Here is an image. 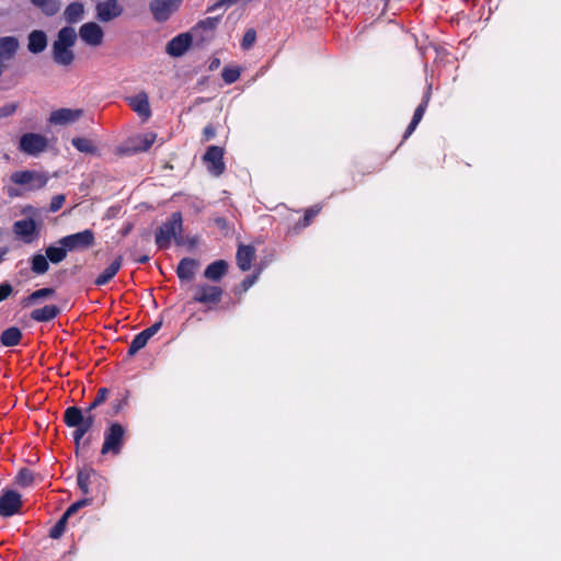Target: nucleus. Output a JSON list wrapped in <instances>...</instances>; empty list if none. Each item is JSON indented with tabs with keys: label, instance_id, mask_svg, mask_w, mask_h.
<instances>
[{
	"label": "nucleus",
	"instance_id": "obj_1",
	"mask_svg": "<svg viewBox=\"0 0 561 561\" xmlns=\"http://www.w3.org/2000/svg\"><path fill=\"white\" fill-rule=\"evenodd\" d=\"M77 41V33L73 27L65 26L59 30L57 38L53 43V59L57 65L70 66L75 60L72 47Z\"/></svg>",
	"mask_w": 561,
	"mask_h": 561
},
{
	"label": "nucleus",
	"instance_id": "obj_2",
	"mask_svg": "<svg viewBox=\"0 0 561 561\" xmlns=\"http://www.w3.org/2000/svg\"><path fill=\"white\" fill-rule=\"evenodd\" d=\"M183 229L181 213H173L154 233L156 244L159 249H169L173 239H176Z\"/></svg>",
	"mask_w": 561,
	"mask_h": 561
},
{
	"label": "nucleus",
	"instance_id": "obj_3",
	"mask_svg": "<svg viewBox=\"0 0 561 561\" xmlns=\"http://www.w3.org/2000/svg\"><path fill=\"white\" fill-rule=\"evenodd\" d=\"M125 436L126 428L121 423H111L104 431V442L101 448V454H112L114 456L119 455L125 444Z\"/></svg>",
	"mask_w": 561,
	"mask_h": 561
},
{
	"label": "nucleus",
	"instance_id": "obj_4",
	"mask_svg": "<svg viewBox=\"0 0 561 561\" xmlns=\"http://www.w3.org/2000/svg\"><path fill=\"white\" fill-rule=\"evenodd\" d=\"M10 180L14 184L23 186L28 191H35L43 188L47 184L48 178L38 171L24 170L13 172Z\"/></svg>",
	"mask_w": 561,
	"mask_h": 561
},
{
	"label": "nucleus",
	"instance_id": "obj_5",
	"mask_svg": "<svg viewBox=\"0 0 561 561\" xmlns=\"http://www.w3.org/2000/svg\"><path fill=\"white\" fill-rule=\"evenodd\" d=\"M94 241L95 238L93 231L85 229L83 231L62 237L58 240L57 244L66 247L68 252H70L89 249L94 244Z\"/></svg>",
	"mask_w": 561,
	"mask_h": 561
},
{
	"label": "nucleus",
	"instance_id": "obj_6",
	"mask_svg": "<svg viewBox=\"0 0 561 561\" xmlns=\"http://www.w3.org/2000/svg\"><path fill=\"white\" fill-rule=\"evenodd\" d=\"M46 148L47 139L39 134L26 133L20 138L19 150L28 156H37Z\"/></svg>",
	"mask_w": 561,
	"mask_h": 561
},
{
	"label": "nucleus",
	"instance_id": "obj_7",
	"mask_svg": "<svg viewBox=\"0 0 561 561\" xmlns=\"http://www.w3.org/2000/svg\"><path fill=\"white\" fill-rule=\"evenodd\" d=\"M182 0H153L149 4L154 21L163 23L180 8Z\"/></svg>",
	"mask_w": 561,
	"mask_h": 561
},
{
	"label": "nucleus",
	"instance_id": "obj_8",
	"mask_svg": "<svg viewBox=\"0 0 561 561\" xmlns=\"http://www.w3.org/2000/svg\"><path fill=\"white\" fill-rule=\"evenodd\" d=\"M208 172L214 176H219L225 172L224 149L218 146H209L203 157Z\"/></svg>",
	"mask_w": 561,
	"mask_h": 561
},
{
	"label": "nucleus",
	"instance_id": "obj_9",
	"mask_svg": "<svg viewBox=\"0 0 561 561\" xmlns=\"http://www.w3.org/2000/svg\"><path fill=\"white\" fill-rule=\"evenodd\" d=\"M22 507L21 494L14 490H3L0 495V516L11 517Z\"/></svg>",
	"mask_w": 561,
	"mask_h": 561
},
{
	"label": "nucleus",
	"instance_id": "obj_10",
	"mask_svg": "<svg viewBox=\"0 0 561 561\" xmlns=\"http://www.w3.org/2000/svg\"><path fill=\"white\" fill-rule=\"evenodd\" d=\"M224 290L219 286L199 284L195 287L194 301L216 305L221 300Z\"/></svg>",
	"mask_w": 561,
	"mask_h": 561
},
{
	"label": "nucleus",
	"instance_id": "obj_11",
	"mask_svg": "<svg viewBox=\"0 0 561 561\" xmlns=\"http://www.w3.org/2000/svg\"><path fill=\"white\" fill-rule=\"evenodd\" d=\"M13 232L24 243H32L38 238V228L32 218H25L15 221L13 224Z\"/></svg>",
	"mask_w": 561,
	"mask_h": 561
},
{
	"label": "nucleus",
	"instance_id": "obj_12",
	"mask_svg": "<svg viewBox=\"0 0 561 561\" xmlns=\"http://www.w3.org/2000/svg\"><path fill=\"white\" fill-rule=\"evenodd\" d=\"M79 36L87 45L96 47L102 44L104 32L95 22H88L81 25Z\"/></svg>",
	"mask_w": 561,
	"mask_h": 561
},
{
	"label": "nucleus",
	"instance_id": "obj_13",
	"mask_svg": "<svg viewBox=\"0 0 561 561\" xmlns=\"http://www.w3.org/2000/svg\"><path fill=\"white\" fill-rule=\"evenodd\" d=\"M96 18L101 22H110L123 13L118 0H105L96 4Z\"/></svg>",
	"mask_w": 561,
	"mask_h": 561
},
{
	"label": "nucleus",
	"instance_id": "obj_14",
	"mask_svg": "<svg viewBox=\"0 0 561 561\" xmlns=\"http://www.w3.org/2000/svg\"><path fill=\"white\" fill-rule=\"evenodd\" d=\"M162 322H156L151 327L142 330L140 333L134 336L133 341L128 347V354L130 356L138 353L141 348H144L148 341L160 330Z\"/></svg>",
	"mask_w": 561,
	"mask_h": 561
},
{
	"label": "nucleus",
	"instance_id": "obj_15",
	"mask_svg": "<svg viewBox=\"0 0 561 561\" xmlns=\"http://www.w3.org/2000/svg\"><path fill=\"white\" fill-rule=\"evenodd\" d=\"M83 115V111L79 108H59L53 111L49 115V123L53 125H67L75 123Z\"/></svg>",
	"mask_w": 561,
	"mask_h": 561
},
{
	"label": "nucleus",
	"instance_id": "obj_16",
	"mask_svg": "<svg viewBox=\"0 0 561 561\" xmlns=\"http://www.w3.org/2000/svg\"><path fill=\"white\" fill-rule=\"evenodd\" d=\"M131 110L142 119L147 121L151 116L149 99L146 92H139L134 96L126 99Z\"/></svg>",
	"mask_w": 561,
	"mask_h": 561
},
{
	"label": "nucleus",
	"instance_id": "obj_17",
	"mask_svg": "<svg viewBox=\"0 0 561 561\" xmlns=\"http://www.w3.org/2000/svg\"><path fill=\"white\" fill-rule=\"evenodd\" d=\"M192 36L190 33H182L173 37L167 45V53L172 57H181L190 48Z\"/></svg>",
	"mask_w": 561,
	"mask_h": 561
},
{
	"label": "nucleus",
	"instance_id": "obj_18",
	"mask_svg": "<svg viewBox=\"0 0 561 561\" xmlns=\"http://www.w3.org/2000/svg\"><path fill=\"white\" fill-rule=\"evenodd\" d=\"M199 263L192 257H184L176 267V275L181 280L191 282L196 273Z\"/></svg>",
	"mask_w": 561,
	"mask_h": 561
},
{
	"label": "nucleus",
	"instance_id": "obj_19",
	"mask_svg": "<svg viewBox=\"0 0 561 561\" xmlns=\"http://www.w3.org/2000/svg\"><path fill=\"white\" fill-rule=\"evenodd\" d=\"M19 48V41L14 36L0 37V62L10 60Z\"/></svg>",
	"mask_w": 561,
	"mask_h": 561
},
{
	"label": "nucleus",
	"instance_id": "obj_20",
	"mask_svg": "<svg viewBox=\"0 0 561 561\" xmlns=\"http://www.w3.org/2000/svg\"><path fill=\"white\" fill-rule=\"evenodd\" d=\"M428 102H430V91H427L425 93L422 102L415 108L412 121L409 124V126L404 133L403 139L409 138L412 135V133L415 130L416 126L419 125V123L422 121V118L424 116V113H425Z\"/></svg>",
	"mask_w": 561,
	"mask_h": 561
},
{
	"label": "nucleus",
	"instance_id": "obj_21",
	"mask_svg": "<svg viewBox=\"0 0 561 561\" xmlns=\"http://www.w3.org/2000/svg\"><path fill=\"white\" fill-rule=\"evenodd\" d=\"M228 272V263L224 260H217L210 263L204 271V277L211 280H220Z\"/></svg>",
	"mask_w": 561,
	"mask_h": 561
},
{
	"label": "nucleus",
	"instance_id": "obj_22",
	"mask_svg": "<svg viewBox=\"0 0 561 561\" xmlns=\"http://www.w3.org/2000/svg\"><path fill=\"white\" fill-rule=\"evenodd\" d=\"M255 250L251 245H240L237 251V264L239 268L247 272L251 268L252 260L254 259Z\"/></svg>",
	"mask_w": 561,
	"mask_h": 561
},
{
	"label": "nucleus",
	"instance_id": "obj_23",
	"mask_svg": "<svg viewBox=\"0 0 561 561\" xmlns=\"http://www.w3.org/2000/svg\"><path fill=\"white\" fill-rule=\"evenodd\" d=\"M122 267V257H116L94 280L96 286L110 283Z\"/></svg>",
	"mask_w": 561,
	"mask_h": 561
},
{
	"label": "nucleus",
	"instance_id": "obj_24",
	"mask_svg": "<svg viewBox=\"0 0 561 561\" xmlns=\"http://www.w3.org/2000/svg\"><path fill=\"white\" fill-rule=\"evenodd\" d=\"M60 312V309L55 305H46L42 308L35 309L31 312V318L37 322H47L55 319Z\"/></svg>",
	"mask_w": 561,
	"mask_h": 561
},
{
	"label": "nucleus",
	"instance_id": "obj_25",
	"mask_svg": "<svg viewBox=\"0 0 561 561\" xmlns=\"http://www.w3.org/2000/svg\"><path fill=\"white\" fill-rule=\"evenodd\" d=\"M47 46V36L43 31H33L28 35L27 48L33 54L42 53Z\"/></svg>",
	"mask_w": 561,
	"mask_h": 561
},
{
	"label": "nucleus",
	"instance_id": "obj_26",
	"mask_svg": "<svg viewBox=\"0 0 561 561\" xmlns=\"http://www.w3.org/2000/svg\"><path fill=\"white\" fill-rule=\"evenodd\" d=\"M22 332L18 327L5 329L0 335V342L3 346L12 347L20 344Z\"/></svg>",
	"mask_w": 561,
	"mask_h": 561
},
{
	"label": "nucleus",
	"instance_id": "obj_27",
	"mask_svg": "<svg viewBox=\"0 0 561 561\" xmlns=\"http://www.w3.org/2000/svg\"><path fill=\"white\" fill-rule=\"evenodd\" d=\"M84 14V7L80 2H71L67 5V8L64 11V18L65 20L72 24L77 23L80 20H82Z\"/></svg>",
	"mask_w": 561,
	"mask_h": 561
},
{
	"label": "nucleus",
	"instance_id": "obj_28",
	"mask_svg": "<svg viewBox=\"0 0 561 561\" xmlns=\"http://www.w3.org/2000/svg\"><path fill=\"white\" fill-rule=\"evenodd\" d=\"M85 420V414L77 407H69L64 414V421L68 427H75Z\"/></svg>",
	"mask_w": 561,
	"mask_h": 561
},
{
	"label": "nucleus",
	"instance_id": "obj_29",
	"mask_svg": "<svg viewBox=\"0 0 561 561\" xmlns=\"http://www.w3.org/2000/svg\"><path fill=\"white\" fill-rule=\"evenodd\" d=\"M93 424H94V415L85 413V420L81 424L75 426L76 430H75L72 436H73V440H75L77 447H79L80 442L82 440L83 436L92 428Z\"/></svg>",
	"mask_w": 561,
	"mask_h": 561
},
{
	"label": "nucleus",
	"instance_id": "obj_30",
	"mask_svg": "<svg viewBox=\"0 0 561 561\" xmlns=\"http://www.w3.org/2000/svg\"><path fill=\"white\" fill-rule=\"evenodd\" d=\"M33 5L41 9L47 16L55 15L60 9L59 0H30Z\"/></svg>",
	"mask_w": 561,
	"mask_h": 561
},
{
	"label": "nucleus",
	"instance_id": "obj_31",
	"mask_svg": "<svg viewBox=\"0 0 561 561\" xmlns=\"http://www.w3.org/2000/svg\"><path fill=\"white\" fill-rule=\"evenodd\" d=\"M157 135L154 133H147L135 137L133 141V149L135 151H147L156 141Z\"/></svg>",
	"mask_w": 561,
	"mask_h": 561
},
{
	"label": "nucleus",
	"instance_id": "obj_32",
	"mask_svg": "<svg viewBox=\"0 0 561 561\" xmlns=\"http://www.w3.org/2000/svg\"><path fill=\"white\" fill-rule=\"evenodd\" d=\"M96 473L92 468H84L78 472L77 482L78 486L83 494L90 493L91 478Z\"/></svg>",
	"mask_w": 561,
	"mask_h": 561
},
{
	"label": "nucleus",
	"instance_id": "obj_33",
	"mask_svg": "<svg viewBox=\"0 0 561 561\" xmlns=\"http://www.w3.org/2000/svg\"><path fill=\"white\" fill-rule=\"evenodd\" d=\"M68 250L64 245H49L46 248V256L53 264H58L67 256Z\"/></svg>",
	"mask_w": 561,
	"mask_h": 561
},
{
	"label": "nucleus",
	"instance_id": "obj_34",
	"mask_svg": "<svg viewBox=\"0 0 561 561\" xmlns=\"http://www.w3.org/2000/svg\"><path fill=\"white\" fill-rule=\"evenodd\" d=\"M49 268L48 259L43 254H35L31 261V270L36 275L45 274Z\"/></svg>",
	"mask_w": 561,
	"mask_h": 561
},
{
	"label": "nucleus",
	"instance_id": "obj_35",
	"mask_svg": "<svg viewBox=\"0 0 561 561\" xmlns=\"http://www.w3.org/2000/svg\"><path fill=\"white\" fill-rule=\"evenodd\" d=\"M129 392L127 390L119 392L111 402V414L117 415L128 405Z\"/></svg>",
	"mask_w": 561,
	"mask_h": 561
},
{
	"label": "nucleus",
	"instance_id": "obj_36",
	"mask_svg": "<svg viewBox=\"0 0 561 561\" xmlns=\"http://www.w3.org/2000/svg\"><path fill=\"white\" fill-rule=\"evenodd\" d=\"M71 144L80 152H84V153H93V152H95L94 145L88 138L76 137V138H72Z\"/></svg>",
	"mask_w": 561,
	"mask_h": 561
},
{
	"label": "nucleus",
	"instance_id": "obj_37",
	"mask_svg": "<svg viewBox=\"0 0 561 561\" xmlns=\"http://www.w3.org/2000/svg\"><path fill=\"white\" fill-rule=\"evenodd\" d=\"M108 389L107 388H100L98 390V393H96V397L94 398V400L90 403V405L88 407V409L85 410V413L87 414H92L91 412L96 409L98 407H100L102 403H104L108 397Z\"/></svg>",
	"mask_w": 561,
	"mask_h": 561
},
{
	"label": "nucleus",
	"instance_id": "obj_38",
	"mask_svg": "<svg viewBox=\"0 0 561 561\" xmlns=\"http://www.w3.org/2000/svg\"><path fill=\"white\" fill-rule=\"evenodd\" d=\"M34 476L27 468L21 469L15 478V481L21 486H28L33 482Z\"/></svg>",
	"mask_w": 561,
	"mask_h": 561
},
{
	"label": "nucleus",
	"instance_id": "obj_39",
	"mask_svg": "<svg viewBox=\"0 0 561 561\" xmlns=\"http://www.w3.org/2000/svg\"><path fill=\"white\" fill-rule=\"evenodd\" d=\"M67 520L68 517H66V515L62 514L61 518L51 527L49 536L54 539H58L59 537H61L66 529Z\"/></svg>",
	"mask_w": 561,
	"mask_h": 561
},
{
	"label": "nucleus",
	"instance_id": "obj_40",
	"mask_svg": "<svg viewBox=\"0 0 561 561\" xmlns=\"http://www.w3.org/2000/svg\"><path fill=\"white\" fill-rule=\"evenodd\" d=\"M221 77L226 83L231 84L239 79L240 70L238 68L225 67Z\"/></svg>",
	"mask_w": 561,
	"mask_h": 561
},
{
	"label": "nucleus",
	"instance_id": "obj_41",
	"mask_svg": "<svg viewBox=\"0 0 561 561\" xmlns=\"http://www.w3.org/2000/svg\"><path fill=\"white\" fill-rule=\"evenodd\" d=\"M218 23L219 18H206L197 23L195 30L202 28L205 31H214L217 27Z\"/></svg>",
	"mask_w": 561,
	"mask_h": 561
},
{
	"label": "nucleus",
	"instance_id": "obj_42",
	"mask_svg": "<svg viewBox=\"0 0 561 561\" xmlns=\"http://www.w3.org/2000/svg\"><path fill=\"white\" fill-rule=\"evenodd\" d=\"M91 503V500L90 499H83V500H80V501H77L75 503H72L68 508L67 511L64 513V515H66V517H70L71 515H73L75 513H77L79 511V508L83 507V506H87Z\"/></svg>",
	"mask_w": 561,
	"mask_h": 561
},
{
	"label": "nucleus",
	"instance_id": "obj_43",
	"mask_svg": "<svg viewBox=\"0 0 561 561\" xmlns=\"http://www.w3.org/2000/svg\"><path fill=\"white\" fill-rule=\"evenodd\" d=\"M256 39V33L253 28L248 30L242 38L241 46L243 49H249Z\"/></svg>",
	"mask_w": 561,
	"mask_h": 561
},
{
	"label": "nucleus",
	"instance_id": "obj_44",
	"mask_svg": "<svg viewBox=\"0 0 561 561\" xmlns=\"http://www.w3.org/2000/svg\"><path fill=\"white\" fill-rule=\"evenodd\" d=\"M53 294H54V289H51V288H41V289L33 291L28 296V300L36 301L42 298H47V297L51 296Z\"/></svg>",
	"mask_w": 561,
	"mask_h": 561
},
{
	"label": "nucleus",
	"instance_id": "obj_45",
	"mask_svg": "<svg viewBox=\"0 0 561 561\" xmlns=\"http://www.w3.org/2000/svg\"><path fill=\"white\" fill-rule=\"evenodd\" d=\"M65 199L66 197L62 194L55 195L50 201L49 210L51 213L58 211L62 207Z\"/></svg>",
	"mask_w": 561,
	"mask_h": 561
},
{
	"label": "nucleus",
	"instance_id": "obj_46",
	"mask_svg": "<svg viewBox=\"0 0 561 561\" xmlns=\"http://www.w3.org/2000/svg\"><path fill=\"white\" fill-rule=\"evenodd\" d=\"M18 105L15 103H8L0 107V118L9 117L15 113Z\"/></svg>",
	"mask_w": 561,
	"mask_h": 561
},
{
	"label": "nucleus",
	"instance_id": "obj_47",
	"mask_svg": "<svg viewBox=\"0 0 561 561\" xmlns=\"http://www.w3.org/2000/svg\"><path fill=\"white\" fill-rule=\"evenodd\" d=\"M319 211L320 207L317 206L307 209L302 219V226L307 227L310 224L311 219L319 214Z\"/></svg>",
	"mask_w": 561,
	"mask_h": 561
},
{
	"label": "nucleus",
	"instance_id": "obj_48",
	"mask_svg": "<svg viewBox=\"0 0 561 561\" xmlns=\"http://www.w3.org/2000/svg\"><path fill=\"white\" fill-rule=\"evenodd\" d=\"M13 288L9 283L0 284V302L5 300L12 293Z\"/></svg>",
	"mask_w": 561,
	"mask_h": 561
},
{
	"label": "nucleus",
	"instance_id": "obj_49",
	"mask_svg": "<svg viewBox=\"0 0 561 561\" xmlns=\"http://www.w3.org/2000/svg\"><path fill=\"white\" fill-rule=\"evenodd\" d=\"M204 136L206 140H209L216 136L215 128L213 126H206L204 128Z\"/></svg>",
	"mask_w": 561,
	"mask_h": 561
},
{
	"label": "nucleus",
	"instance_id": "obj_50",
	"mask_svg": "<svg viewBox=\"0 0 561 561\" xmlns=\"http://www.w3.org/2000/svg\"><path fill=\"white\" fill-rule=\"evenodd\" d=\"M222 7H226V2L225 0H217L209 9L208 11H214V10H217V9H220Z\"/></svg>",
	"mask_w": 561,
	"mask_h": 561
},
{
	"label": "nucleus",
	"instance_id": "obj_51",
	"mask_svg": "<svg viewBox=\"0 0 561 561\" xmlns=\"http://www.w3.org/2000/svg\"><path fill=\"white\" fill-rule=\"evenodd\" d=\"M254 282H255V277L250 276L243 280L242 285H243L244 289L247 290L254 284Z\"/></svg>",
	"mask_w": 561,
	"mask_h": 561
},
{
	"label": "nucleus",
	"instance_id": "obj_52",
	"mask_svg": "<svg viewBox=\"0 0 561 561\" xmlns=\"http://www.w3.org/2000/svg\"><path fill=\"white\" fill-rule=\"evenodd\" d=\"M7 193L10 197H16L19 196V192L14 187H8Z\"/></svg>",
	"mask_w": 561,
	"mask_h": 561
},
{
	"label": "nucleus",
	"instance_id": "obj_53",
	"mask_svg": "<svg viewBox=\"0 0 561 561\" xmlns=\"http://www.w3.org/2000/svg\"><path fill=\"white\" fill-rule=\"evenodd\" d=\"M148 261H149V256L148 255H142V256H139L138 259H136V262L140 263V264H144V263H146Z\"/></svg>",
	"mask_w": 561,
	"mask_h": 561
},
{
	"label": "nucleus",
	"instance_id": "obj_54",
	"mask_svg": "<svg viewBox=\"0 0 561 561\" xmlns=\"http://www.w3.org/2000/svg\"><path fill=\"white\" fill-rule=\"evenodd\" d=\"M238 1L239 0H225L226 7H230V5L234 4V3H237Z\"/></svg>",
	"mask_w": 561,
	"mask_h": 561
}]
</instances>
